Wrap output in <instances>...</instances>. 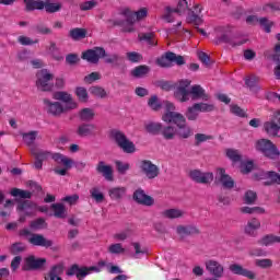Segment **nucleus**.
<instances>
[{
	"label": "nucleus",
	"instance_id": "nucleus-1",
	"mask_svg": "<svg viewBox=\"0 0 280 280\" xmlns=\"http://www.w3.org/2000/svg\"><path fill=\"white\" fill-rule=\"evenodd\" d=\"M162 121H165V124H175L178 128L177 136L180 139H189V137L194 135L191 127L187 126V119L180 113L164 114L162 116Z\"/></svg>",
	"mask_w": 280,
	"mask_h": 280
},
{
	"label": "nucleus",
	"instance_id": "nucleus-2",
	"mask_svg": "<svg viewBox=\"0 0 280 280\" xmlns=\"http://www.w3.org/2000/svg\"><path fill=\"white\" fill-rule=\"evenodd\" d=\"M112 138L114 139L116 145L122 150L126 154H135L137 152V147L135 145L133 141H130L126 133L119 130L112 131Z\"/></svg>",
	"mask_w": 280,
	"mask_h": 280
},
{
	"label": "nucleus",
	"instance_id": "nucleus-3",
	"mask_svg": "<svg viewBox=\"0 0 280 280\" xmlns=\"http://www.w3.org/2000/svg\"><path fill=\"white\" fill-rule=\"evenodd\" d=\"M36 78V88L38 91H43L44 93L54 91V74L47 70H40L37 72Z\"/></svg>",
	"mask_w": 280,
	"mask_h": 280
},
{
	"label": "nucleus",
	"instance_id": "nucleus-4",
	"mask_svg": "<svg viewBox=\"0 0 280 280\" xmlns=\"http://www.w3.org/2000/svg\"><path fill=\"white\" fill-rule=\"evenodd\" d=\"M141 174L148 178V180H154L161 175V168L150 160H142L139 163Z\"/></svg>",
	"mask_w": 280,
	"mask_h": 280
},
{
	"label": "nucleus",
	"instance_id": "nucleus-5",
	"mask_svg": "<svg viewBox=\"0 0 280 280\" xmlns=\"http://www.w3.org/2000/svg\"><path fill=\"white\" fill-rule=\"evenodd\" d=\"M172 62H175V65H177L178 67H183V65H185V57L168 51L165 54V56H162L156 60V65L165 69H170V67H172Z\"/></svg>",
	"mask_w": 280,
	"mask_h": 280
},
{
	"label": "nucleus",
	"instance_id": "nucleus-6",
	"mask_svg": "<svg viewBox=\"0 0 280 280\" xmlns=\"http://www.w3.org/2000/svg\"><path fill=\"white\" fill-rule=\"evenodd\" d=\"M256 150L262 152L268 159H277V156H279V150H277V147L268 139L258 140L256 142Z\"/></svg>",
	"mask_w": 280,
	"mask_h": 280
},
{
	"label": "nucleus",
	"instance_id": "nucleus-7",
	"mask_svg": "<svg viewBox=\"0 0 280 280\" xmlns=\"http://www.w3.org/2000/svg\"><path fill=\"white\" fill-rule=\"evenodd\" d=\"M52 159L55 160V163L65 166V168H55V174H58L59 176H67V170H71V167H73V160L60 153H55Z\"/></svg>",
	"mask_w": 280,
	"mask_h": 280
},
{
	"label": "nucleus",
	"instance_id": "nucleus-8",
	"mask_svg": "<svg viewBox=\"0 0 280 280\" xmlns=\"http://www.w3.org/2000/svg\"><path fill=\"white\" fill-rule=\"evenodd\" d=\"M217 185H221L223 189H233L235 187V180L229 174H226V170L218 168L215 175Z\"/></svg>",
	"mask_w": 280,
	"mask_h": 280
},
{
	"label": "nucleus",
	"instance_id": "nucleus-9",
	"mask_svg": "<svg viewBox=\"0 0 280 280\" xmlns=\"http://www.w3.org/2000/svg\"><path fill=\"white\" fill-rule=\"evenodd\" d=\"M176 233L180 242H185L186 237H191L194 235H200V229L194 224L183 225L179 224L176 226Z\"/></svg>",
	"mask_w": 280,
	"mask_h": 280
},
{
	"label": "nucleus",
	"instance_id": "nucleus-10",
	"mask_svg": "<svg viewBox=\"0 0 280 280\" xmlns=\"http://www.w3.org/2000/svg\"><path fill=\"white\" fill-rule=\"evenodd\" d=\"M104 56H106V50L103 47H94L93 49L84 51L82 59L91 62V65H97L100 58H104Z\"/></svg>",
	"mask_w": 280,
	"mask_h": 280
},
{
	"label": "nucleus",
	"instance_id": "nucleus-11",
	"mask_svg": "<svg viewBox=\"0 0 280 280\" xmlns=\"http://www.w3.org/2000/svg\"><path fill=\"white\" fill-rule=\"evenodd\" d=\"M206 270L217 279L224 277V265L215 259H209L206 261Z\"/></svg>",
	"mask_w": 280,
	"mask_h": 280
},
{
	"label": "nucleus",
	"instance_id": "nucleus-12",
	"mask_svg": "<svg viewBox=\"0 0 280 280\" xmlns=\"http://www.w3.org/2000/svg\"><path fill=\"white\" fill-rule=\"evenodd\" d=\"M189 178L200 185H209V183H213V173H203L200 170H192L189 172Z\"/></svg>",
	"mask_w": 280,
	"mask_h": 280
},
{
	"label": "nucleus",
	"instance_id": "nucleus-13",
	"mask_svg": "<svg viewBox=\"0 0 280 280\" xmlns=\"http://www.w3.org/2000/svg\"><path fill=\"white\" fill-rule=\"evenodd\" d=\"M91 270H100V268L97 267H81L78 265H72L67 271L66 275L67 277H75L77 279L81 280L84 279V277H86Z\"/></svg>",
	"mask_w": 280,
	"mask_h": 280
},
{
	"label": "nucleus",
	"instance_id": "nucleus-14",
	"mask_svg": "<svg viewBox=\"0 0 280 280\" xmlns=\"http://www.w3.org/2000/svg\"><path fill=\"white\" fill-rule=\"evenodd\" d=\"M191 84V81L188 79L180 80L175 91V97L178 102H189V90L187 88Z\"/></svg>",
	"mask_w": 280,
	"mask_h": 280
},
{
	"label": "nucleus",
	"instance_id": "nucleus-15",
	"mask_svg": "<svg viewBox=\"0 0 280 280\" xmlns=\"http://www.w3.org/2000/svg\"><path fill=\"white\" fill-rule=\"evenodd\" d=\"M43 102L48 115L60 117L65 113V105L60 104V102H51L49 98H44Z\"/></svg>",
	"mask_w": 280,
	"mask_h": 280
},
{
	"label": "nucleus",
	"instance_id": "nucleus-16",
	"mask_svg": "<svg viewBox=\"0 0 280 280\" xmlns=\"http://www.w3.org/2000/svg\"><path fill=\"white\" fill-rule=\"evenodd\" d=\"M47 264V259L45 258H36V256L31 255L25 258V264L22 267L23 270H40L43 266Z\"/></svg>",
	"mask_w": 280,
	"mask_h": 280
},
{
	"label": "nucleus",
	"instance_id": "nucleus-17",
	"mask_svg": "<svg viewBox=\"0 0 280 280\" xmlns=\"http://www.w3.org/2000/svg\"><path fill=\"white\" fill-rule=\"evenodd\" d=\"M255 180H264L269 178L270 182H265V185H280V175L275 171H269L267 173L259 172L254 174Z\"/></svg>",
	"mask_w": 280,
	"mask_h": 280
},
{
	"label": "nucleus",
	"instance_id": "nucleus-18",
	"mask_svg": "<svg viewBox=\"0 0 280 280\" xmlns=\"http://www.w3.org/2000/svg\"><path fill=\"white\" fill-rule=\"evenodd\" d=\"M133 200L138 205H143L144 207H152L154 205V198L148 196L143 189H137L133 192Z\"/></svg>",
	"mask_w": 280,
	"mask_h": 280
},
{
	"label": "nucleus",
	"instance_id": "nucleus-19",
	"mask_svg": "<svg viewBox=\"0 0 280 280\" xmlns=\"http://www.w3.org/2000/svg\"><path fill=\"white\" fill-rule=\"evenodd\" d=\"M189 95H191V100L194 102H196L197 100H201L202 102H209V100H211V95L207 94V91H205L198 84L191 86Z\"/></svg>",
	"mask_w": 280,
	"mask_h": 280
},
{
	"label": "nucleus",
	"instance_id": "nucleus-20",
	"mask_svg": "<svg viewBox=\"0 0 280 280\" xmlns=\"http://www.w3.org/2000/svg\"><path fill=\"white\" fill-rule=\"evenodd\" d=\"M28 242L32 246H43L44 248H51L54 241L47 240L43 234H33L28 237Z\"/></svg>",
	"mask_w": 280,
	"mask_h": 280
},
{
	"label": "nucleus",
	"instance_id": "nucleus-21",
	"mask_svg": "<svg viewBox=\"0 0 280 280\" xmlns=\"http://www.w3.org/2000/svg\"><path fill=\"white\" fill-rule=\"evenodd\" d=\"M96 172H97V174H102L103 177L105 178V180H108V182L115 180V178L113 176V166L106 164V162H104V161H100L96 164Z\"/></svg>",
	"mask_w": 280,
	"mask_h": 280
},
{
	"label": "nucleus",
	"instance_id": "nucleus-22",
	"mask_svg": "<svg viewBox=\"0 0 280 280\" xmlns=\"http://www.w3.org/2000/svg\"><path fill=\"white\" fill-rule=\"evenodd\" d=\"M261 229V222L258 219H250L244 228L245 235L257 237V231Z\"/></svg>",
	"mask_w": 280,
	"mask_h": 280
},
{
	"label": "nucleus",
	"instance_id": "nucleus-23",
	"mask_svg": "<svg viewBox=\"0 0 280 280\" xmlns=\"http://www.w3.org/2000/svg\"><path fill=\"white\" fill-rule=\"evenodd\" d=\"M229 270L232 275H238L241 277H247V279H255V272L244 269L242 265L232 264L229 266Z\"/></svg>",
	"mask_w": 280,
	"mask_h": 280
},
{
	"label": "nucleus",
	"instance_id": "nucleus-24",
	"mask_svg": "<svg viewBox=\"0 0 280 280\" xmlns=\"http://www.w3.org/2000/svg\"><path fill=\"white\" fill-rule=\"evenodd\" d=\"M96 128L97 127L93 124L84 122V124L79 125L75 132H77L78 137H82V138L91 137V136L95 135Z\"/></svg>",
	"mask_w": 280,
	"mask_h": 280
},
{
	"label": "nucleus",
	"instance_id": "nucleus-25",
	"mask_svg": "<svg viewBox=\"0 0 280 280\" xmlns=\"http://www.w3.org/2000/svg\"><path fill=\"white\" fill-rule=\"evenodd\" d=\"M50 210L52 211L55 218H58L59 220H65L68 215L67 207H65L63 203H52L50 206Z\"/></svg>",
	"mask_w": 280,
	"mask_h": 280
},
{
	"label": "nucleus",
	"instance_id": "nucleus-26",
	"mask_svg": "<svg viewBox=\"0 0 280 280\" xmlns=\"http://www.w3.org/2000/svg\"><path fill=\"white\" fill-rule=\"evenodd\" d=\"M10 195L13 196V198H16L18 202H20V200H30V198H32V191L23 190L21 188H12Z\"/></svg>",
	"mask_w": 280,
	"mask_h": 280
},
{
	"label": "nucleus",
	"instance_id": "nucleus-27",
	"mask_svg": "<svg viewBox=\"0 0 280 280\" xmlns=\"http://www.w3.org/2000/svg\"><path fill=\"white\" fill-rule=\"evenodd\" d=\"M220 43H229L232 47H240L241 45H244L246 40L235 43L233 37H231V33H224L215 39V45H220Z\"/></svg>",
	"mask_w": 280,
	"mask_h": 280
},
{
	"label": "nucleus",
	"instance_id": "nucleus-28",
	"mask_svg": "<svg viewBox=\"0 0 280 280\" xmlns=\"http://www.w3.org/2000/svg\"><path fill=\"white\" fill-rule=\"evenodd\" d=\"M25 3V11L26 12H34V10H45V2L42 0L34 1V0H23Z\"/></svg>",
	"mask_w": 280,
	"mask_h": 280
},
{
	"label": "nucleus",
	"instance_id": "nucleus-29",
	"mask_svg": "<svg viewBox=\"0 0 280 280\" xmlns=\"http://www.w3.org/2000/svg\"><path fill=\"white\" fill-rule=\"evenodd\" d=\"M160 135H162V137L166 139V141H172V139H174L177 135V129L172 125H167L164 127L162 126V130Z\"/></svg>",
	"mask_w": 280,
	"mask_h": 280
},
{
	"label": "nucleus",
	"instance_id": "nucleus-30",
	"mask_svg": "<svg viewBox=\"0 0 280 280\" xmlns=\"http://www.w3.org/2000/svg\"><path fill=\"white\" fill-rule=\"evenodd\" d=\"M264 128L267 135L270 137H277V135H279L280 127L277 122H275V120L266 121L264 124Z\"/></svg>",
	"mask_w": 280,
	"mask_h": 280
},
{
	"label": "nucleus",
	"instance_id": "nucleus-31",
	"mask_svg": "<svg viewBox=\"0 0 280 280\" xmlns=\"http://www.w3.org/2000/svg\"><path fill=\"white\" fill-rule=\"evenodd\" d=\"M162 215L168 220H176L178 218H183L185 215V211L180 209H167L162 212Z\"/></svg>",
	"mask_w": 280,
	"mask_h": 280
},
{
	"label": "nucleus",
	"instance_id": "nucleus-32",
	"mask_svg": "<svg viewBox=\"0 0 280 280\" xmlns=\"http://www.w3.org/2000/svg\"><path fill=\"white\" fill-rule=\"evenodd\" d=\"M186 119L188 121H196L198 117L200 116V110L198 109V105L195 103L192 106L188 107L185 113Z\"/></svg>",
	"mask_w": 280,
	"mask_h": 280
},
{
	"label": "nucleus",
	"instance_id": "nucleus-33",
	"mask_svg": "<svg viewBox=\"0 0 280 280\" xmlns=\"http://www.w3.org/2000/svg\"><path fill=\"white\" fill-rule=\"evenodd\" d=\"M33 32H35V34H42V36H49L54 34V31H51V28L48 27L45 23L35 24L33 26Z\"/></svg>",
	"mask_w": 280,
	"mask_h": 280
},
{
	"label": "nucleus",
	"instance_id": "nucleus-34",
	"mask_svg": "<svg viewBox=\"0 0 280 280\" xmlns=\"http://www.w3.org/2000/svg\"><path fill=\"white\" fill-rule=\"evenodd\" d=\"M79 118L81 121H93L95 119V110L86 107L79 112Z\"/></svg>",
	"mask_w": 280,
	"mask_h": 280
},
{
	"label": "nucleus",
	"instance_id": "nucleus-35",
	"mask_svg": "<svg viewBox=\"0 0 280 280\" xmlns=\"http://www.w3.org/2000/svg\"><path fill=\"white\" fill-rule=\"evenodd\" d=\"M112 200H121L126 196V187H114L108 190Z\"/></svg>",
	"mask_w": 280,
	"mask_h": 280
},
{
	"label": "nucleus",
	"instance_id": "nucleus-36",
	"mask_svg": "<svg viewBox=\"0 0 280 280\" xmlns=\"http://www.w3.org/2000/svg\"><path fill=\"white\" fill-rule=\"evenodd\" d=\"M69 36L72 40H82V38H86V30L80 27L72 28L69 32Z\"/></svg>",
	"mask_w": 280,
	"mask_h": 280
},
{
	"label": "nucleus",
	"instance_id": "nucleus-37",
	"mask_svg": "<svg viewBox=\"0 0 280 280\" xmlns=\"http://www.w3.org/2000/svg\"><path fill=\"white\" fill-rule=\"evenodd\" d=\"M44 9L48 14H55L62 10V3L60 2H44Z\"/></svg>",
	"mask_w": 280,
	"mask_h": 280
},
{
	"label": "nucleus",
	"instance_id": "nucleus-38",
	"mask_svg": "<svg viewBox=\"0 0 280 280\" xmlns=\"http://www.w3.org/2000/svg\"><path fill=\"white\" fill-rule=\"evenodd\" d=\"M144 128L150 135H161V130H163V125L161 122H149L144 125Z\"/></svg>",
	"mask_w": 280,
	"mask_h": 280
},
{
	"label": "nucleus",
	"instance_id": "nucleus-39",
	"mask_svg": "<svg viewBox=\"0 0 280 280\" xmlns=\"http://www.w3.org/2000/svg\"><path fill=\"white\" fill-rule=\"evenodd\" d=\"M150 73V67L148 66H138L131 71L133 78H145Z\"/></svg>",
	"mask_w": 280,
	"mask_h": 280
},
{
	"label": "nucleus",
	"instance_id": "nucleus-40",
	"mask_svg": "<svg viewBox=\"0 0 280 280\" xmlns=\"http://www.w3.org/2000/svg\"><path fill=\"white\" fill-rule=\"evenodd\" d=\"M139 40H144L150 47H156V39H154V33H140L138 35Z\"/></svg>",
	"mask_w": 280,
	"mask_h": 280
},
{
	"label": "nucleus",
	"instance_id": "nucleus-41",
	"mask_svg": "<svg viewBox=\"0 0 280 280\" xmlns=\"http://www.w3.org/2000/svg\"><path fill=\"white\" fill-rule=\"evenodd\" d=\"M258 244H260V246H271V244H277V235L267 234L258 241Z\"/></svg>",
	"mask_w": 280,
	"mask_h": 280
},
{
	"label": "nucleus",
	"instance_id": "nucleus-42",
	"mask_svg": "<svg viewBox=\"0 0 280 280\" xmlns=\"http://www.w3.org/2000/svg\"><path fill=\"white\" fill-rule=\"evenodd\" d=\"M107 250L108 253H110V255H124V253H126V248H124V245H121V243H115L109 245Z\"/></svg>",
	"mask_w": 280,
	"mask_h": 280
},
{
	"label": "nucleus",
	"instance_id": "nucleus-43",
	"mask_svg": "<svg viewBox=\"0 0 280 280\" xmlns=\"http://www.w3.org/2000/svg\"><path fill=\"white\" fill-rule=\"evenodd\" d=\"M197 104V108L199 109V113H213L215 110V105L213 103H195Z\"/></svg>",
	"mask_w": 280,
	"mask_h": 280
},
{
	"label": "nucleus",
	"instance_id": "nucleus-44",
	"mask_svg": "<svg viewBox=\"0 0 280 280\" xmlns=\"http://www.w3.org/2000/svg\"><path fill=\"white\" fill-rule=\"evenodd\" d=\"M32 154H33V156H35V159H37L42 162L47 161V159H49V158L54 159V154H51V152H49V151L32 150Z\"/></svg>",
	"mask_w": 280,
	"mask_h": 280
},
{
	"label": "nucleus",
	"instance_id": "nucleus-45",
	"mask_svg": "<svg viewBox=\"0 0 280 280\" xmlns=\"http://www.w3.org/2000/svg\"><path fill=\"white\" fill-rule=\"evenodd\" d=\"M26 248L25 244L18 242L11 245L10 253L11 255H21V253H25Z\"/></svg>",
	"mask_w": 280,
	"mask_h": 280
},
{
	"label": "nucleus",
	"instance_id": "nucleus-46",
	"mask_svg": "<svg viewBox=\"0 0 280 280\" xmlns=\"http://www.w3.org/2000/svg\"><path fill=\"white\" fill-rule=\"evenodd\" d=\"M75 95L79 102H82L83 104H86V102H89V92L85 90V88H77Z\"/></svg>",
	"mask_w": 280,
	"mask_h": 280
},
{
	"label": "nucleus",
	"instance_id": "nucleus-47",
	"mask_svg": "<svg viewBox=\"0 0 280 280\" xmlns=\"http://www.w3.org/2000/svg\"><path fill=\"white\" fill-rule=\"evenodd\" d=\"M121 14H122V16H125L126 22L128 23V25H133V23L136 21H138L136 13L128 10V9L122 10Z\"/></svg>",
	"mask_w": 280,
	"mask_h": 280
},
{
	"label": "nucleus",
	"instance_id": "nucleus-48",
	"mask_svg": "<svg viewBox=\"0 0 280 280\" xmlns=\"http://www.w3.org/2000/svg\"><path fill=\"white\" fill-rule=\"evenodd\" d=\"M36 137H38V131H30L28 133H23V141L26 143V145H34Z\"/></svg>",
	"mask_w": 280,
	"mask_h": 280
},
{
	"label": "nucleus",
	"instance_id": "nucleus-49",
	"mask_svg": "<svg viewBox=\"0 0 280 280\" xmlns=\"http://www.w3.org/2000/svg\"><path fill=\"white\" fill-rule=\"evenodd\" d=\"M176 14L183 15L189 10V4L187 3V0H179L177 3V8L173 9Z\"/></svg>",
	"mask_w": 280,
	"mask_h": 280
},
{
	"label": "nucleus",
	"instance_id": "nucleus-50",
	"mask_svg": "<svg viewBox=\"0 0 280 280\" xmlns=\"http://www.w3.org/2000/svg\"><path fill=\"white\" fill-rule=\"evenodd\" d=\"M257 201V192L253 190H247L244 196L245 205H255Z\"/></svg>",
	"mask_w": 280,
	"mask_h": 280
},
{
	"label": "nucleus",
	"instance_id": "nucleus-51",
	"mask_svg": "<svg viewBox=\"0 0 280 280\" xmlns=\"http://www.w3.org/2000/svg\"><path fill=\"white\" fill-rule=\"evenodd\" d=\"M241 213H247L249 215H253V213H266V210L261 207H242Z\"/></svg>",
	"mask_w": 280,
	"mask_h": 280
},
{
	"label": "nucleus",
	"instance_id": "nucleus-52",
	"mask_svg": "<svg viewBox=\"0 0 280 280\" xmlns=\"http://www.w3.org/2000/svg\"><path fill=\"white\" fill-rule=\"evenodd\" d=\"M103 58H105L107 65H119V62H121V57L117 54L106 55L105 52Z\"/></svg>",
	"mask_w": 280,
	"mask_h": 280
},
{
	"label": "nucleus",
	"instance_id": "nucleus-53",
	"mask_svg": "<svg viewBox=\"0 0 280 280\" xmlns=\"http://www.w3.org/2000/svg\"><path fill=\"white\" fill-rule=\"evenodd\" d=\"M156 86L162 89V91H174V89H176V86L174 85V82L165 81V80L158 81Z\"/></svg>",
	"mask_w": 280,
	"mask_h": 280
},
{
	"label": "nucleus",
	"instance_id": "nucleus-54",
	"mask_svg": "<svg viewBox=\"0 0 280 280\" xmlns=\"http://www.w3.org/2000/svg\"><path fill=\"white\" fill-rule=\"evenodd\" d=\"M226 156L234 163H240V161H242V155L238 150L228 149Z\"/></svg>",
	"mask_w": 280,
	"mask_h": 280
},
{
	"label": "nucleus",
	"instance_id": "nucleus-55",
	"mask_svg": "<svg viewBox=\"0 0 280 280\" xmlns=\"http://www.w3.org/2000/svg\"><path fill=\"white\" fill-rule=\"evenodd\" d=\"M90 194H91V198H93V200H95L96 202H104V194L100 191V188L97 187L91 188Z\"/></svg>",
	"mask_w": 280,
	"mask_h": 280
},
{
	"label": "nucleus",
	"instance_id": "nucleus-56",
	"mask_svg": "<svg viewBox=\"0 0 280 280\" xmlns=\"http://www.w3.org/2000/svg\"><path fill=\"white\" fill-rule=\"evenodd\" d=\"M148 106H150L152 110H161L162 105L161 102H159V96L152 95L148 101Z\"/></svg>",
	"mask_w": 280,
	"mask_h": 280
},
{
	"label": "nucleus",
	"instance_id": "nucleus-57",
	"mask_svg": "<svg viewBox=\"0 0 280 280\" xmlns=\"http://www.w3.org/2000/svg\"><path fill=\"white\" fill-rule=\"evenodd\" d=\"M81 12H86L89 10H93V8H97V0H90V1H85V2H82L80 5H79Z\"/></svg>",
	"mask_w": 280,
	"mask_h": 280
},
{
	"label": "nucleus",
	"instance_id": "nucleus-58",
	"mask_svg": "<svg viewBox=\"0 0 280 280\" xmlns=\"http://www.w3.org/2000/svg\"><path fill=\"white\" fill-rule=\"evenodd\" d=\"M271 60H273V62H276V65H277L273 69L276 80H280V55L279 54H273L271 56Z\"/></svg>",
	"mask_w": 280,
	"mask_h": 280
},
{
	"label": "nucleus",
	"instance_id": "nucleus-59",
	"mask_svg": "<svg viewBox=\"0 0 280 280\" xmlns=\"http://www.w3.org/2000/svg\"><path fill=\"white\" fill-rule=\"evenodd\" d=\"M131 245H132L133 248H135L133 257H135L136 259H139V255H145V254L148 253V249H147V248H142V247H141V243L135 242V243H131Z\"/></svg>",
	"mask_w": 280,
	"mask_h": 280
},
{
	"label": "nucleus",
	"instance_id": "nucleus-60",
	"mask_svg": "<svg viewBox=\"0 0 280 280\" xmlns=\"http://www.w3.org/2000/svg\"><path fill=\"white\" fill-rule=\"evenodd\" d=\"M90 93L94 95V97H101V98L106 97V90L100 86L90 88Z\"/></svg>",
	"mask_w": 280,
	"mask_h": 280
},
{
	"label": "nucleus",
	"instance_id": "nucleus-61",
	"mask_svg": "<svg viewBox=\"0 0 280 280\" xmlns=\"http://www.w3.org/2000/svg\"><path fill=\"white\" fill-rule=\"evenodd\" d=\"M70 98H71V94H69L67 92H56L54 94V100H59V102H63V104L69 102Z\"/></svg>",
	"mask_w": 280,
	"mask_h": 280
},
{
	"label": "nucleus",
	"instance_id": "nucleus-62",
	"mask_svg": "<svg viewBox=\"0 0 280 280\" xmlns=\"http://www.w3.org/2000/svg\"><path fill=\"white\" fill-rule=\"evenodd\" d=\"M187 21L188 23L196 25V27H198V25H202V18H200L198 14L194 12H191L190 15H188Z\"/></svg>",
	"mask_w": 280,
	"mask_h": 280
},
{
	"label": "nucleus",
	"instance_id": "nucleus-63",
	"mask_svg": "<svg viewBox=\"0 0 280 280\" xmlns=\"http://www.w3.org/2000/svg\"><path fill=\"white\" fill-rule=\"evenodd\" d=\"M255 265L258 267V268H272V260L269 259V258H265V259H257L255 261Z\"/></svg>",
	"mask_w": 280,
	"mask_h": 280
},
{
	"label": "nucleus",
	"instance_id": "nucleus-64",
	"mask_svg": "<svg viewBox=\"0 0 280 280\" xmlns=\"http://www.w3.org/2000/svg\"><path fill=\"white\" fill-rule=\"evenodd\" d=\"M116 170L119 174H126V172L130 170V164L124 163L121 161H116Z\"/></svg>",
	"mask_w": 280,
	"mask_h": 280
}]
</instances>
